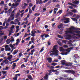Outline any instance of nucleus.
Instances as JSON below:
<instances>
[{
    "label": "nucleus",
    "mask_w": 80,
    "mask_h": 80,
    "mask_svg": "<svg viewBox=\"0 0 80 80\" xmlns=\"http://www.w3.org/2000/svg\"><path fill=\"white\" fill-rule=\"evenodd\" d=\"M73 33L72 34L73 35H75V33H77V34H78L80 35V31H74L73 30Z\"/></svg>",
    "instance_id": "11"
},
{
    "label": "nucleus",
    "mask_w": 80,
    "mask_h": 80,
    "mask_svg": "<svg viewBox=\"0 0 80 80\" xmlns=\"http://www.w3.org/2000/svg\"><path fill=\"white\" fill-rule=\"evenodd\" d=\"M43 78L44 80H48V75L47 74H46L45 76Z\"/></svg>",
    "instance_id": "13"
},
{
    "label": "nucleus",
    "mask_w": 80,
    "mask_h": 80,
    "mask_svg": "<svg viewBox=\"0 0 80 80\" xmlns=\"http://www.w3.org/2000/svg\"><path fill=\"white\" fill-rule=\"evenodd\" d=\"M40 17H38L36 22H39V21H40Z\"/></svg>",
    "instance_id": "54"
},
{
    "label": "nucleus",
    "mask_w": 80,
    "mask_h": 80,
    "mask_svg": "<svg viewBox=\"0 0 80 80\" xmlns=\"http://www.w3.org/2000/svg\"><path fill=\"white\" fill-rule=\"evenodd\" d=\"M28 78L29 79V80H33V78H32V77L31 75H28Z\"/></svg>",
    "instance_id": "17"
},
{
    "label": "nucleus",
    "mask_w": 80,
    "mask_h": 80,
    "mask_svg": "<svg viewBox=\"0 0 80 80\" xmlns=\"http://www.w3.org/2000/svg\"><path fill=\"white\" fill-rule=\"evenodd\" d=\"M6 42H7V44H9V43H10L11 42H10V39H7L6 41Z\"/></svg>",
    "instance_id": "33"
},
{
    "label": "nucleus",
    "mask_w": 80,
    "mask_h": 80,
    "mask_svg": "<svg viewBox=\"0 0 80 80\" xmlns=\"http://www.w3.org/2000/svg\"><path fill=\"white\" fill-rule=\"evenodd\" d=\"M30 50H31V49H30H30H28V50L26 51L27 52H28V53H30Z\"/></svg>",
    "instance_id": "50"
},
{
    "label": "nucleus",
    "mask_w": 80,
    "mask_h": 80,
    "mask_svg": "<svg viewBox=\"0 0 80 80\" xmlns=\"http://www.w3.org/2000/svg\"><path fill=\"white\" fill-rule=\"evenodd\" d=\"M44 50V49L43 48H42L41 49L40 51V52H43Z\"/></svg>",
    "instance_id": "62"
},
{
    "label": "nucleus",
    "mask_w": 80,
    "mask_h": 80,
    "mask_svg": "<svg viewBox=\"0 0 80 80\" xmlns=\"http://www.w3.org/2000/svg\"><path fill=\"white\" fill-rule=\"evenodd\" d=\"M72 3H74V4H75V5H77V4H78L79 3V1H74L72 2Z\"/></svg>",
    "instance_id": "15"
},
{
    "label": "nucleus",
    "mask_w": 80,
    "mask_h": 80,
    "mask_svg": "<svg viewBox=\"0 0 80 80\" xmlns=\"http://www.w3.org/2000/svg\"><path fill=\"white\" fill-rule=\"evenodd\" d=\"M14 14H11L9 18L8 19V20H7V19H5V23H9L10 21L11 20H14Z\"/></svg>",
    "instance_id": "2"
},
{
    "label": "nucleus",
    "mask_w": 80,
    "mask_h": 80,
    "mask_svg": "<svg viewBox=\"0 0 80 80\" xmlns=\"http://www.w3.org/2000/svg\"><path fill=\"white\" fill-rule=\"evenodd\" d=\"M30 37H29L28 38H27L26 39V40H30Z\"/></svg>",
    "instance_id": "57"
},
{
    "label": "nucleus",
    "mask_w": 80,
    "mask_h": 80,
    "mask_svg": "<svg viewBox=\"0 0 80 80\" xmlns=\"http://www.w3.org/2000/svg\"><path fill=\"white\" fill-rule=\"evenodd\" d=\"M16 42H17L18 43H20V39H18L16 40Z\"/></svg>",
    "instance_id": "55"
},
{
    "label": "nucleus",
    "mask_w": 80,
    "mask_h": 80,
    "mask_svg": "<svg viewBox=\"0 0 80 80\" xmlns=\"http://www.w3.org/2000/svg\"><path fill=\"white\" fill-rule=\"evenodd\" d=\"M35 48V47L34 46L32 45L30 49H31V50H32V49H33V48Z\"/></svg>",
    "instance_id": "45"
},
{
    "label": "nucleus",
    "mask_w": 80,
    "mask_h": 80,
    "mask_svg": "<svg viewBox=\"0 0 80 80\" xmlns=\"http://www.w3.org/2000/svg\"><path fill=\"white\" fill-rule=\"evenodd\" d=\"M15 41V40H14V38H13L12 39H11V40H10V42H14Z\"/></svg>",
    "instance_id": "52"
},
{
    "label": "nucleus",
    "mask_w": 80,
    "mask_h": 80,
    "mask_svg": "<svg viewBox=\"0 0 80 80\" xmlns=\"http://www.w3.org/2000/svg\"><path fill=\"white\" fill-rule=\"evenodd\" d=\"M67 79L68 80H73V78H67Z\"/></svg>",
    "instance_id": "41"
},
{
    "label": "nucleus",
    "mask_w": 80,
    "mask_h": 80,
    "mask_svg": "<svg viewBox=\"0 0 80 80\" xmlns=\"http://www.w3.org/2000/svg\"><path fill=\"white\" fill-rule=\"evenodd\" d=\"M29 6L28 7V8H31V7H32L33 6V4H32V3H29Z\"/></svg>",
    "instance_id": "29"
},
{
    "label": "nucleus",
    "mask_w": 80,
    "mask_h": 80,
    "mask_svg": "<svg viewBox=\"0 0 80 80\" xmlns=\"http://www.w3.org/2000/svg\"><path fill=\"white\" fill-rule=\"evenodd\" d=\"M7 28V27H3L2 26H0V33H2V30H3V29H5V28Z\"/></svg>",
    "instance_id": "8"
},
{
    "label": "nucleus",
    "mask_w": 80,
    "mask_h": 80,
    "mask_svg": "<svg viewBox=\"0 0 80 80\" xmlns=\"http://www.w3.org/2000/svg\"><path fill=\"white\" fill-rule=\"evenodd\" d=\"M72 12H73V13H77L78 12V11H77L76 9H74L72 11Z\"/></svg>",
    "instance_id": "30"
},
{
    "label": "nucleus",
    "mask_w": 80,
    "mask_h": 80,
    "mask_svg": "<svg viewBox=\"0 0 80 80\" xmlns=\"http://www.w3.org/2000/svg\"><path fill=\"white\" fill-rule=\"evenodd\" d=\"M52 65H53L54 66H55V65H57V63H53L52 64Z\"/></svg>",
    "instance_id": "46"
},
{
    "label": "nucleus",
    "mask_w": 80,
    "mask_h": 80,
    "mask_svg": "<svg viewBox=\"0 0 80 80\" xmlns=\"http://www.w3.org/2000/svg\"><path fill=\"white\" fill-rule=\"evenodd\" d=\"M35 52V49H33V50H31V53H28V55H33V52Z\"/></svg>",
    "instance_id": "9"
},
{
    "label": "nucleus",
    "mask_w": 80,
    "mask_h": 80,
    "mask_svg": "<svg viewBox=\"0 0 80 80\" xmlns=\"http://www.w3.org/2000/svg\"><path fill=\"white\" fill-rule=\"evenodd\" d=\"M13 32V30H11L9 31V33L8 34V36H10L12 34V33H13V32Z\"/></svg>",
    "instance_id": "26"
},
{
    "label": "nucleus",
    "mask_w": 80,
    "mask_h": 80,
    "mask_svg": "<svg viewBox=\"0 0 80 80\" xmlns=\"http://www.w3.org/2000/svg\"><path fill=\"white\" fill-rule=\"evenodd\" d=\"M58 72V71L52 69V70H49V72L50 73H52V72Z\"/></svg>",
    "instance_id": "10"
},
{
    "label": "nucleus",
    "mask_w": 80,
    "mask_h": 80,
    "mask_svg": "<svg viewBox=\"0 0 80 80\" xmlns=\"http://www.w3.org/2000/svg\"><path fill=\"white\" fill-rule=\"evenodd\" d=\"M53 51H51L50 53H54V55L55 56H58V52L59 51L58 50H55V49H53Z\"/></svg>",
    "instance_id": "4"
},
{
    "label": "nucleus",
    "mask_w": 80,
    "mask_h": 80,
    "mask_svg": "<svg viewBox=\"0 0 80 80\" xmlns=\"http://www.w3.org/2000/svg\"><path fill=\"white\" fill-rule=\"evenodd\" d=\"M79 18H80V16L79 15H78L76 17V19L78 20Z\"/></svg>",
    "instance_id": "56"
},
{
    "label": "nucleus",
    "mask_w": 80,
    "mask_h": 80,
    "mask_svg": "<svg viewBox=\"0 0 80 80\" xmlns=\"http://www.w3.org/2000/svg\"><path fill=\"white\" fill-rule=\"evenodd\" d=\"M1 72L2 73L3 75H5V74H6V73H7V71H3Z\"/></svg>",
    "instance_id": "37"
},
{
    "label": "nucleus",
    "mask_w": 80,
    "mask_h": 80,
    "mask_svg": "<svg viewBox=\"0 0 80 80\" xmlns=\"http://www.w3.org/2000/svg\"><path fill=\"white\" fill-rule=\"evenodd\" d=\"M69 22H70V21L69 20H67L66 21H65L64 22V23H68Z\"/></svg>",
    "instance_id": "36"
},
{
    "label": "nucleus",
    "mask_w": 80,
    "mask_h": 80,
    "mask_svg": "<svg viewBox=\"0 0 80 80\" xmlns=\"http://www.w3.org/2000/svg\"><path fill=\"white\" fill-rule=\"evenodd\" d=\"M68 4L70 5H72V6H74V7H77L76 5H74V4H72L71 2H69L68 3Z\"/></svg>",
    "instance_id": "22"
},
{
    "label": "nucleus",
    "mask_w": 80,
    "mask_h": 80,
    "mask_svg": "<svg viewBox=\"0 0 80 80\" xmlns=\"http://www.w3.org/2000/svg\"><path fill=\"white\" fill-rule=\"evenodd\" d=\"M18 77H20V74H16L15 77L13 78L14 80H17V78Z\"/></svg>",
    "instance_id": "6"
},
{
    "label": "nucleus",
    "mask_w": 80,
    "mask_h": 80,
    "mask_svg": "<svg viewBox=\"0 0 80 80\" xmlns=\"http://www.w3.org/2000/svg\"><path fill=\"white\" fill-rule=\"evenodd\" d=\"M58 44L60 46H62V44L61 42H58Z\"/></svg>",
    "instance_id": "61"
},
{
    "label": "nucleus",
    "mask_w": 80,
    "mask_h": 80,
    "mask_svg": "<svg viewBox=\"0 0 80 80\" xmlns=\"http://www.w3.org/2000/svg\"><path fill=\"white\" fill-rule=\"evenodd\" d=\"M49 37V35L48 34H46L45 35V38H47V37Z\"/></svg>",
    "instance_id": "48"
},
{
    "label": "nucleus",
    "mask_w": 80,
    "mask_h": 80,
    "mask_svg": "<svg viewBox=\"0 0 80 80\" xmlns=\"http://www.w3.org/2000/svg\"><path fill=\"white\" fill-rule=\"evenodd\" d=\"M60 13V14H61L62 13V10H60V11H58L57 12V14H58V13Z\"/></svg>",
    "instance_id": "39"
},
{
    "label": "nucleus",
    "mask_w": 80,
    "mask_h": 80,
    "mask_svg": "<svg viewBox=\"0 0 80 80\" xmlns=\"http://www.w3.org/2000/svg\"><path fill=\"white\" fill-rule=\"evenodd\" d=\"M36 4H42L43 3V2H41L40 0H36Z\"/></svg>",
    "instance_id": "7"
},
{
    "label": "nucleus",
    "mask_w": 80,
    "mask_h": 80,
    "mask_svg": "<svg viewBox=\"0 0 80 80\" xmlns=\"http://www.w3.org/2000/svg\"><path fill=\"white\" fill-rule=\"evenodd\" d=\"M12 27H11L10 29L11 30H12V29H13L14 28H15V26L14 25H12L11 26Z\"/></svg>",
    "instance_id": "34"
},
{
    "label": "nucleus",
    "mask_w": 80,
    "mask_h": 80,
    "mask_svg": "<svg viewBox=\"0 0 80 80\" xmlns=\"http://www.w3.org/2000/svg\"><path fill=\"white\" fill-rule=\"evenodd\" d=\"M22 52H20L19 54V56L20 57L22 56Z\"/></svg>",
    "instance_id": "60"
},
{
    "label": "nucleus",
    "mask_w": 80,
    "mask_h": 80,
    "mask_svg": "<svg viewBox=\"0 0 80 80\" xmlns=\"http://www.w3.org/2000/svg\"><path fill=\"white\" fill-rule=\"evenodd\" d=\"M64 72H65L66 73H71V74H75V71L70 70H65Z\"/></svg>",
    "instance_id": "5"
},
{
    "label": "nucleus",
    "mask_w": 80,
    "mask_h": 80,
    "mask_svg": "<svg viewBox=\"0 0 80 80\" xmlns=\"http://www.w3.org/2000/svg\"><path fill=\"white\" fill-rule=\"evenodd\" d=\"M71 19L74 22H77L78 19L76 18H71Z\"/></svg>",
    "instance_id": "21"
},
{
    "label": "nucleus",
    "mask_w": 80,
    "mask_h": 80,
    "mask_svg": "<svg viewBox=\"0 0 80 80\" xmlns=\"http://www.w3.org/2000/svg\"><path fill=\"white\" fill-rule=\"evenodd\" d=\"M11 24L12 25H13L14 24H15V25H17V23H14V22H13V21L11 22Z\"/></svg>",
    "instance_id": "40"
},
{
    "label": "nucleus",
    "mask_w": 80,
    "mask_h": 80,
    "mask_svg": "<svg viewBox=\"0 0 80 80\" xmlns=\"http://www.w3.org/2000/svg\"><path fill=\"white\" fill-rule=\"evenodd\" d=\"M10 47H11L13 49L14 47H15V46H14L13 45H12V44H10Z\"/></svg>",
    "instance_id": "35"
},
{
    "label": "nucleus",
    "mask_w": 80,
    "mask_h": 80,
    "mask_svg": "<svg viewBox=\"0 0 80 80\" xmlns=\"http://www.w3.org/2000/svg\"><path fill=\"white\" fill-rule=\"evenodd\" d=\"M63 47H64V48H68V47L67 45H64L63 46Z\"/></svg>",
    "instance_id": "59"
},
{
    "label": "nucleus",
    "mask_w": 80,
    "mask_h": 80,
    "mask_svg": "<svg viewBox=\"0 0 80 80\" xmlns=\"http://www.w3.org/2000/svg\"><path fill=\"white\" fill-rule=\"evenodd\" d=\"M31 40L32 42H34V37L32 38Z\"/></svg>",
    "instance_id": "44"
},
{
    "label": "nucleus",
    "mask_w": 80,
    "mask_h": 80,
    "mask_svg": "<svg viewBox=\"0 0 80 80\" xmlns=\"http://www.w3.org/2000/svg\"><path fill=\"white\" fill-rule=\"evenodd\" d=\"M18 52V50H15L14 52L12 53V54H13V55H15V54H17Z\"/></svg>",
    "instance_id": "18"
},
{
    "label": "nucleus",
    "mask_w": 80,
    "mask_h": 80,
    "mask_svg": "<svg viewBox=\"0 0 80 80\" xmlns=\"http://www.w3.org/2000/svg\"><path fill=\"white\" fill-rule=\"evenodd\" d=\"M11 15H15V10H14L11 13Z\"/></svg>",
    "instance_id": "43"
},
{
    "label": "nucleus",
    "mask_w": 80,
    "mask_h": 80,
    "mask_svg": "<svg viewBox=\"0 0 80 80\" xmlns=\"http://www.w3.org/2000/svg\"><path fill=\"white\" fill-rule=\"evenodd\" d=\"M35 7H36V5H34V6L32 7V11H34L35 10Z\"/></svg>",
    "instance_id": "28"
},
{
    "label": "nucleus",
    "mask_w": 80,
    "mask_h": 80,
    "mask_svg": "<svg viewBox=\"0 0 80 80\" xmlns=\"http://www.w3.org/2000/svg\"><path fill=\"white\" fill-rule=\"evenodd\" d=\"M0 4H4V2H3V1H2L0 3Z\"/></svg>",
    "instance_id": "64"
},
{
    "label": "nucleus",
    "mask_w": 80,
    "mask_h": 80,
    "mask_svg": "<svg viewBox=\"0 0 80 80\" xmlns=\"http://www.w3.org/2000/svg\"><path fill=\"white\" fill-rule=\"evenodd\" d=\"M46 34H44L43 35H41V37L42 38V40H45V38L43 37L45 35H46Z\"/></svg>",
    "instance_id": "20"
},
{
    "label": "nucleus",
    "mask_w": 80,
    "mask_h": 80,
    "mask_svg": "<svg viewBox=\"0 0 80 80\" xmlns=\"http://www.w3.org/2000/svg\"><path fill=\"white\" fill-rule=\"evenodd\" d=\"M59 80H65V78L63 77H60L59 78Z\"/></svg>",
    "instance_id": "51"
},
{
    "label": "nucleus",
    "mask_w": 80,
    "mask_h": 80,
    "mask_svg": "<svg viewBox=\"0 0 80 80\" xmlns=\"http://www.w3.org/2000/svg\"><path fill=\"white\" fill-rule=\"evenodd\" d=\"M12 55H10L8 57V60H10V59H12Z\"/></svg>",
    "instance_id": "23"
},
{
    "label": "nucleus",
    "mask_w": 80,
    "mask_h": 80,
    "mask_svg": "<svg viewBox=\"0 0 80 80\" xmlns=\"http://www.w3.org/2000/svg\"><path fill=\"white\" fill-rule=\"evenodd\" d=\"M30 27L29 26V27L28 28V32H30Z\"/></svg>",
    "instance_id": "47"
},
{
    "label": "nucleus",
    "mask_w": 80,
    "mask_h": 80,
    "mask_svg": "<svg viewBox=\"0 0 80 80\" xmlns=\"http://www.w3.org/2000/svg\"><path fill=\"white\" fill-rule=\"evenodd\" d=\"M73 48H74L73 47H71L67 49L62 48L60 50V51L61 52H67L68 53H69Z\"/></svg>",
    "instance_id": "3"
},
{
    "label": "nucleus",
    "mask_w": 80,
    "mask_h": 80,
    "mask_svg": "<svg viewBox=\"0 0 80 80\" xmlns=\"http://www.w3.org/2000/svg\"><path fill=\"white\" fill-rule=\"evenodd\" d=\"M58 47V46L57 45H55L53 47L54 49H56V47Z\"/></svg>",
    "instance_id": "49"
},
{
    "label": "nucleus",
    "mask_w": 80,
    "mask_h": 80,
    "mask_svg": "<svg viewBox=\"0 0 80 80\" xmlns=\"http://www.w3.org/2000/svg\"><path fill=\"white\" fill-rule=\"evenodd\" d=\"M24 65H25V64L23 63L21 65V68H23V67H26V66Z\"/></svg>",
    "instance_id": "25"
},
{
    "label": "nucleus",
    "mask_w": 80,
    "mask_h": 80,
    "mask_svg": "<svg viewBox=\"0 0 80 80\" xmlns=\"http://www.w3.org/2000/svg\"><path fill=\"white\" fill-rule=\"evenodd\" d=\"M4 62H5V64H6V65H7L8 63V61L7 60H6L4 61Z\"/></svg>",
    "instance_id": "27"
},
{
    "label": "nucleus",
    "mask_w": 80,
    "mask_h": 80,
    "mask_svg": "<svg viewBox=\"0 0 80 80\" xmlns=\"http://www.w3.org/2000/svg\"><path fill=\"white\" fill-rule=\"evenodd\" d=\"M62 42L66 44V43H67V41L65 40H63L62 41Z\"/></svg>",
    "instance_id": "58"
},
{
    "label": "nucleus",
    "mask_w": 80,
    "mask_h": 80,
    "mask_svg": "<svg viewBox=\"0 0 80 80\" xmlns=\"http://www.w3.org/2000/svg\"><path fill=\"white\" fill-rule=\"evenodd\" d=\"M69 15H73V13L71 12H69L68 13H67V14H66V16H69Z\"/></svg>",
    "instance_id": "12"
},
{
    "label": "nucleus",
    "mask_w": 80,
    "mask_h": 80,
    "mask_svg": "<svg viewBox=\"0 0 80 80\" xmlns=\"http://www.w3.org/2000/svg\"><path fill=\"white\" fill-rule=\"evenodd\" d=\"M63 27V24L61 23L58 26V28L59 29H60V28H62Z\"/></svg>",
    "instance_id": "16"
},
{
    "label": "nucleus",
    "mask_w": 80,
    "mask_h": 80,
    "mask_svg": "<svg viewBox=\"0 0 80 80\" xmlns=\"http://www.w3.org/2000/svg\"><path fill=\"white\" fill-rule=\"evenodd\" d=\"M59 1L58 0H57L56 1V0H52V2L53 3H55V2H58Z\"/></svg>",
    "instance_id": "42"
},
{
    "label": "nucleus",
    "mask_w": 80,
    "mask_h": 80,
    "mask_svg": "<svg viewBox=\"0 0 80 80\" xmlns=\"http://www.w3.org/2000/svg\"><path fill=\"white\" fill-rule=\"evenodd\" d=\"M29 13L30 14H31V13H32V9L30 8H29Z\"/></svg>",
    "instance_id": "32"
},
{
    "label": "nucleus",
    "mask_w": 80,
    "mask_h": 80,
    "mask_svg": "<svg viewBox=\"0 0 80 80\" xmlns=\"http://www.w3.org/2000/svg\"><path fill=\"white\" fill-rule=\"evenodd\" d=\"M65 60H62L61 62H62V65H64L65 64Z\"/></svg>",
    "instance_id": "19"
},
{
    "label": "nucleus",
    "mask_w": 80,
    "mask_h": 80,
    "mask_svg": "<svg viewBox=\"0 0 80 80\" xmlns=\"http://www.w3.org/2000/svg\"><path fill=\"white\" fill-rule=\"evenodd\" d=\"M14 22H20V20H18V19H15L14 21Z\"/></svg>",
    "instance_id": "38"
},
{
    "label": "nucleus",
    "mask_w": 80,
    "mask_h": 80,
    "mask_svg": "<svg viewBox=\"0 0 80 80\" xmlns=\"http://www.w3.org/2000/svg\"><path fill=\"white\" fill-rule=\"evenodd\" d=\"M53 68H54V67H53V66H51L50 68V69L51 70H53Z\"/></svg>",
    "instance_id": "53"
},
{
    "label": "nucleus",
    "mask_w": 80,
    "mask_h": 80,
    "mask_svg": "<svg viewBox=\"0 0 80 80\" xmlns=\"http://www.w3.org/2000/svg\"><path fill=\"white\" fill-rule=\"evenodd\" d=\"M58 38H61V39L63 38V36L60 35H58Z\"/></svg>",
    "instance_id": "24"
},
{
    "label": "nucleus",
    "mask_w": 80,
    "mask_h": 80,
    "mask_svg": "<svg viewBox=\"0 0 80 80\" xmlns=\"http://www.w3.org/2000/svg\"><path fill=\"white\" fill-rule=\"evenodd\" d=\"M31 33H32L31 34V36H32V37H35V33L33 32V31H32Z\"/></svg>",
    "instance_id": "31"
},
{
    "label": "nucleus",
    "mask_w": 80,
    "mask_h": 80,
    "mask_svg": "<svg viewBox=\"0 0 80 80\" xmlns=\"http://www.w3.org/2000/svg\"><path fill=\"white\" fill-rule=\"evenodd\" d=\"M48 0H45V1H44L42 2L43 3H46V2H48Z\"/></svg>",
    "instance_id": "63"
},
{
    "label": "nucleus",
    "mask_w": 80,
    "mask_h": 80,
    "mask_svg": "<svg viewBox=\"0 0 80 80\" xmlns=\"http://www.w3.org/2000/svg\"><path fill=\"white\" fill-rule=\"evenodd\" d=\"M47 60L49 63H51L52 61V59L51 58H47Z\"/></svg>",
    "instance_id": "14"
},
{
    "label": "nucleus",
    "mask_w": 80,
    "mask_h": 80,
    "mask_svg": "<svg viewBox=\"0 0 80 80\" xmlns=\"http://www.w3.org/2000/svg\"><path fill=\"white\" fill-rule=\"evenodd\" d=\"M73 30H78V28H75L73 26H71V28H69V31H65L66 35H68V33H71V34H73Z\"/></svg>",
    "instance_id": "1"
}]
</instances>
